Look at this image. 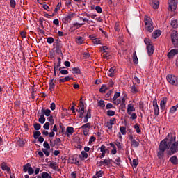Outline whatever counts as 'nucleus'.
I'll return each instance as SVG.
<instances>
[{
  "instance_id": "nucleus-1",
  "label": "nucleus",
  "mask_w": 178,
  "mask_h": 178,
  "mask_svg": "<svg viewBox=\"0 0 178 178\" xmlns=\"http://www.w3.org/2000/svg\"><path fill=\"white\" fill-rule=\"evenodd\" d=\"M170 149L171 154H176L178 152V141H176V136L170 133L166 138L163 140L159 145L157 156L162 159L165 155V151Z\"/></svg>"
},
{
  "instance_id": "nucleus-2",
  "label": "nucleus",
  "mask_w": 178,
  "mask_h": 178,
  "mask_svg": "<svg viewBox=\"0 0 178 178\" xmlns=\"http://www.w3.org/2000/svg\"><path fill=\"white\" fill-rule=\"evenodd\" d=\"M144 22H145V29L149 33H152L154 31V25L152 24V19L148 16H145L144 18Z\"/></svg>"
},
{
  "instance_id": "nucleus-3",
  "label": "nucleus",
  "mask_w": 178,
  "mask_h": 178,
  "mask_svg": "<svg viewBox=\"0 0 178 178\" xmlns=\"http://www.w3.org/2000/svg\"><path fill=\"white\" fill-rule=\"evenodd\" d=\"M166 79L169 82V83L171 84V86H175V87H178L177 76L175 75L169 74L166 76Z\"/></svg>"
},
{
  "instance_id": "nucleus-4",
  "label": "nucleus",
  "mask_w": 178,
  "mask_h": 178,
  "mask_svg": "<svg viewBox=\"0 0 178 178\" xmlns=\"http://www.w3.org/2000/svg\"><path fill=\"white\" fill-rule=\"evenodd\" d=\"M171 41L174 47L178 48V33L175 31L171 34Z\"/></svg>"
},
{
  "instance_id": "nucleus-5",
  "label": "nucleus",
  "mask_w": 178,
  "mask_h": 178,
  "mask_svg": "<svg viewBox=\"0 0 178 178\" xmlns=\"http://www.w3.org/2000/svg\"><path fill=\"white\" fill-rule=\"evenodd\" d=\"M168 5L169 10H171V12H173L174 10H176V8H177V1L168 0Z\"/></svg>"
},
{
  "instance_id": "nucleus-6",
  "label": "nucleus",
  "mask_w": 178,
  "mask_h": 178,
  "mask_svg": "<svg viewBox=\"0 0 178 178\" xmlns=\"http://www.w3.org/2000/svg\"><path fill=\"white\" fill-rule=\"evenodd\" d=\"M116 123V118H112L109 121L104 123V126L108 129V130H112L113 124Z\"/></svg>"
},
{
  "instance_id": "nucleus-7",
  "label": "nucleus",
  "mask_w": 178,
  "mask_h": 178,
  "mask_svg": "<svg viewBox=\"0 0 178 178\" xmlns=\"http://www.w3.org/2000/svg\"><path fill=\"white\" fill-rule=\"evenodd\" d=\"M81 129L83 130V135L87 136L90 133V129H91V123L88 122L82 125Z\"/></svg>"
},
{
  "instance_id": "nucleus-8",
  "label": "nucleus",
  "mask_w": 178,
  "mask_h": 178,
  "mask_svg": "<svg viewBox=\"0 0 178 178\" xmlns=\"http://www.w3.org/2000/svg\"><path fill=\"white\" fill-rule=\"evenodd\" d=\"M152 102L154 115L155 116H158L159 115V106H158V100H156V98H155Z\"/></svg>"
},
{
  "instance_id": "nucleus-9",
  "label": "nucleus",
  "mask_w": 178,
  "mask_h": 178,
  "mask_svg": "<svg viewBox=\"0 0 178 178\" xmlns=\"http://www.w3.org/2000/svg\"><path fill=\"white\" fill-rule=\"evenodd\" d=\"M80 107L79 109H76V112H79V118H84V103H83V101H80Z\"/></svg>"
},
{
  "instance_id": "nucleus-10",
  "label": "nucleus",
  "mask_w": 178,
  "mask_h": 178,
  "mask_svg": "<svg viewBox=\"0 0 178 178\" xmlns=\"http://www.w3.org/2000/svg\"><path fill=\"white\" fill-rule=\"evenodd\" d=\"M129 140L131 141V145L134 148H137V147H139L140 143L137 142L136 139H134V137L132 135L129 136Z\"/></svg>"
},
{
  "instance_id": "nucleus-11",
  "label": "nucleus",
  "mask_w": 178,
  "mask_h": 178,
  "mask_svg": "<svg viewBox=\"0 0 178 178\" xmlns=\"http://www.w3.org/2000/svg\"><path fill=\"white\" fill-rule=\"evenodd\" d=\"M98 149L100 150V152L102 154L99 156V158L102 159V158H105V154H106V152L108 151V149H106V147L104 145H102L100 147L98 148Z\"/></svg>"
},
{
  "instance_id": "nucleus-12",
  "label": "nucleus",
  "mask_w": 178,
  "mask_h": 178,
  "mask_svg": "<svg viewBox=\"0 0 178 178\" xmlns=\"http://www.w3.org/2000/svg\"><path fill=\"white\" fill-rule=\"evenodd\" d=\"M166 104H168V98L163 97L160 102V108L161 111H165V109H166Z\"/></svg>"
},
{
  "instance_id": "nucleus-13",
  "label": "nucleus",
  "mask_w": 178,
  "mask_h": 178,
  "mask_svg": "<svg viewBox=\"0 0 178 178\" xmlns=\"http://www.w3.org/2000/svg\"><path fill=\"white\" fill-rule=\"evenodd\" d=\"M73 133H74V128L73 127H67L66 128L65 136L67 137H70V136H73Z\"/></svg>"
},
{
  "instance_id": "nucleus-14",
  "label": "nucleus",
  "mask_w": 178,
  "mask_h": 178,
  "mask_svg": "<svg viewBox=\"0 0 178 178\" xmlns=\"http://www.w3.org/2000/svg\"><path fill=\"white\" fill-rule=\"evenodd\" d=\"M175 55H178V49H171L168 54V58H169V59H172Z\"/></svg>"
},
{
  "instance_id": "nucleus-15",
  "label": "nucleus",
  "mask_w": 178,
  "mask_h": 178,
  "mask_svg": "<svg viewBox=\"0 0 178 178\" xmlns=\"http://www.w3.org/2000/svg\"><path fill=\"white\" fill-rule=\"evenodd\" d=\"M74 16V14L70 13L66 17H65L63 18V22H64V23H70V22L72 21V19H73Z\"/></svg>"
},
{
  "instance_id": "nucleus-16",
  "label": "nucleus",
  "mask_w": 178,
  "mask_h": 178,
  "mask_svg": "<svg viewBox=\"0 0 178 178\" xmlns=\"http://www.w3.org/2000/svg\"><path fill=\"white\" fill-rule=\"evenodd\" d=\"M146 49H147L149 56H151V55H153L154 52L155 51V48L154 47V46L152 44L147 46Z\"/></svg>"
},
{
  "instance_id": "nucleus-17",
  "label": "nucleus",
  "mask_w": 178,
  "mask_h": 178,
  "mask_svg": "<svg viewBox=\"0 0 178 178\" xmlns=\"http://www.w3.org/2000/svg\"><path fill=\"white\" fill-rule=\"evenodd\" d=\"M60 63H62V59L60 58H58V63L54 65V75L56 76V70L60 67Z\"/></svg>"
},
{
  "instance_id": "nucleus-18",
  "label": "nucleus",
  "mask_w": 178,
  "mask_h": 178,
  "mask_svg": "<svg viewBox=\"0 0 178 178\" xmlns=\"http://www.w3.org/2000/svg\"><path fill=\"white\" fill-rule=\"evenodd\" d=\"M110 165H112V163L108 159H104L99 162V166H110Z\"/></svg>"
},
{
  "instance_id": "nucleus-19",
  "label": "nucleus",
  "mask_w": 178,
  "mask_h": 178,
  "mask_svg": "<svg viewBox=\"0 0 178 178\" xmlns=\"http://www.w3.org/2000/svg\"><path fill=\"white\" fill-rule=\"evenodd\" d=\"M127 112L128 114H131L132 112H136V108H134L133 104H128Z\"/></svg>"
},
{
  "instance_id": "nucleus-20",
  "label": "nucleus",
  "mask_w": 178,
  "mask_h": 178,
  "mask_svg": "<svg viewBox=\"0 0 178 178\" xmlns=\"http://www.w3.org/2000/svg\"><path fill=\"white\" fill-rule=\"evenodd\" d=\"M91 118V109H88L86 115H85L83 118V123H87L88 122V120Z\"/></svg>"
},
{
  "instance_id": "nucleus-21",
  "label": "nucleus",
  "mask_w": 178,
  "mask_h": 178,
  "mask_svg": "<svg viewBox=\"0 0 178 178\" xmlns=\"http://www.w3.org/2000/svg\"><path fill=\"white\" fill-rule=\"evenodd\" d=\"M130 91L132 94H137L138 92V86L136 85V83H133L131 86Z\"/></svg>"
},
{
  "instance_id": "nucleus-22",
  "label": "nucleus",
  "mask_w": 178,
  "mask_h": 178,
  "mask_svg": "<svg viewBox=\"0 0 178 178\" xmlns=\"http://www.w3.org/2000/svg\"><path fill=\"white\" fill-rule=\"evenodd\" d=\"M151 6L154 9H158L159 8V1L158 0H152Z\"/></svg>"
},
{
  "instance_id": "nucleus-23",
  "label": "nucleus",
  "mask_w": 178,
  "mask_h": 178,
  "mask_svg": "<svg viewBox=\"0 0 178 178\" xmlns=\"http://www.w3.org/2000/svg\"><path fill=\"white\" fill-rule=\"evenodd\" d=\"M170 162H171V163H172V165H178L177 156H172V157H170Z\"/></svg>"
},
{
  "instance_id": "nucleus-24",
  "label": "nucleus",
  "mask_w": 178,
  "mask_h": 178,
  "mask_svg": "<svg viewBox=\"0 0 178 178\" xmlns=\"http://www.w3.org/2000/svg\"><path fill=\"white\" fill-rule=\"evenodd\" d=\"M84 41H86V40L84 39V38H83L81 36H79L76 38V42L79 45H81V44H83V42H84Z\"/></svg>"
},
{
  "instance_id": "nucleus-25",
  "label": "nucleus",
  "mask_w": 178,
  "mask_h": 178,
  "mask_svg": "<svg viewBox=\"0 0 178 178\" xmlns=\"http://www.w3.org/2000/svg\"><path fill=\"white\" fill-rule=\"evenodd\" d=\"M161 34H162V32L159 30H156L152 33V37L153 38L156 39L158 37L161 36Z\"/></svg>"
},
{
  "instance_id": "nucleus-26",
  "label": "nucleus",
  "mask_w": 178,
  "mask_h": 178,
  "mask_svg": "<svg viewBox=\"0 0 178 178\" xmlns=\"http://www.w3.org/2000/svg\"><path fill=\"white\" fill-rule=\"evenodd\" d=\"M110 145L113 148V149L111 150L112 155H116V153L118 152L116 146L113 143H110Z\"/></svg>"
},
{
  "instance_id": "nucleus-27",
  "label": "nucleus",
  "mask_w": 178,
  "mask_h": 178,
  "mask_svg": "<svg viewBox=\"0 0 178 178\" xmlns=\"http://www.w3.org/2000/svg\"><path fill=\"white\" fill-rule=\"evenodd\" d=\"M115 70H116V67H112L109 70L108 76L109 77H113L115 76Z\"/></svg>"
},
{
  "instance_id": "nucleus-28",
  "label": "nucleus",
  "mask_w": 178,
  "mask_h": 178,
  "mask_svg": "<svg viewBox=\"0 0 178 178\" xmlns=\"http://www.w3.org/2000/svg\"><path fill=\"white\" fill-rule=\"evenodd\" d=\"M133 62L135 65L138 64V58H137V52L136 51L133 53Z\"/></svg>"
},
{
  "instance_id": "nucleus-29",
  "label": "nucleus",
  "mask_w": 178,
  "mask_h": 178,
  "mask_svg": "<svg viewBox=\"0 0 178 178\" xmlns=\"http://www.w3.org/2000/svg\"><path fill=\"white\" fill-rule=\"evenodd\" d=\"M1 169H2V170H6L7 172L10 171V168L9 167H8V165H6V163H5V162H3L1 163Z\"/></svg>"
},
{
  "instance_id": "nucleus-30",
  "label": "nucleus",
  "mask_w": 178,
  "mask_h": 178,
  "mask_svg": "<svg viewBox=\"0 0 178 178\" xmlns=\"http://www.w3.org/2000/svg\"><path fill=\"white\" fill-rule=\"evenodd\" d=\"M49 166V168H51V169H53V170H56L58 169V165L56 164V162H51Z\"/></svg>"
},
{
  "instance_id": "nucleus-31",
  "label": "nucleus",
  "mask_w": 178,
  "mask_h": 178,
  "mask_svg": "<svg viewBox=\"0 0 178 178\" xmlns=\"http://www.w3.org/2000/svg\"><path fill=\"white\" fill-rule=\"evenodd\" d=\"M69 80H73V78L70 76H65V78L60 79V83H66V81H69Z\"/></svg>"
},
{
  "instance_id": "nucleus-32",
  "label": "nucleus",
  "mask_w": 178,
  "mask_h": 178,
  "mask_svg": "<svg viewBox=\"0 0 178 178\" xmlns=\"http://www.w3.org/2000/svg\"><path fill=\"white\" fill-rule=\"evenodd\" d=\"M72 73L74 74H81V70L78 67L72 68Z\"/></svg>"
},
{
  "instance_id": "nucleus-33",
  "label": "nucleus",
  "mask_w": 178,
  "mask_h": 178,
  "mask_svg": "<svg viewBox=\"0 0 178 178\" xmlns=\"http://www.w3.org/2000/svg\"><path fill=\"white\" fill-rule=\"evenodd\" d=\"M42 113L44 114L45 116H51V110L42 108Z\"/></svg>"
},
{
  "instance_id": "nucleus-34",
  "label": "nucleus",
  "mask_w": 178,
  "mask_h": 178,
  "mask_svg": "<svg viewBox=\"0 0 178 178\" xmlns=\"http://www.w3.org/2000/svg\"><path fill=\"white\" fill-rule=\"evenodd\" d=\"M106 91H108V88L106 87V85H102L99 89V92H102V94H105Z\"/></svg>"
},
{
  "instance_id": "nucleus-35",
  "label": "nucleus",
  "mask_w": 178,
  "mask_h": 178,
  "mask_svg": "<svg viewBox=\"0 0 178 178\" xmlns=\"http://www.w3.org/2000/svg\"><path fill=\"white\" fill-rule=\"evenodd\" d=\"M38 122L41 123V124H44L45 123V116H44V113H42L40 117L38 119Z\"/></svg>"
},
{
  "instance_id": "nucleus-36",
  "label": "nucleus",
  "mask_w": 178,
  "mask_h": 178,
  "mask_svg": "<svg viewBox=\"0 0 178 178\" xmlns=\"http://www.w3.org/2000/svg\"><path fill=\"white\" fill-rule=\"evenodd\" d=\"M171 26L173 29H177L178 27V22L177 19H173L171 21Z\"/></svg>"
},
{
  "instance_id": "nucleus-37",
  "label": "nucleus",
  "mask_w": 178,
  "mask_h": 178,
  "mask_svg": "<svg viewBox=\"0 0 178 178\" xmlns=\"http://www.w3.org/2000/svg\"><path fill=\"white\" fill-rule=\"evenodd\" d=\"M31 165L30 163H27L25 165L23 166V171L24 173H26V172H29V169H30Z\"/></svg>"
},
{
  "instance_id": "nucleus-38",
  "label": "nucleus",
  "mask_w": 178,
  "mask_h": 178,
  "mask_svg": "<svg viewBox=\"0 0 178 178\" xmlns=\"http://www.w3.org/2000/svg\"><path fill=\"white\" fill-rule=\"evenodd\" d=\"M120 131L122 136H126V133H127L126 127H123V126L120 127Z\"/></svg>"
},
{
  "instance_id": "nucleus-39",
  "label": "nucleus",
  "mask_w": 178,
  "mask_h": 178,
  "mask_svg": "<svg viewBox=\"0 0 178 178\" xmlns=\"http://www.w3.org/2000/svg\"><path fill=\"white\" fill-rule=\"evenodd\" d=\"M177 108H178V104L174 106H172L170 109V113H175V112L177 111Z\"/></svg>"
},
{
  "instance_id": "nucleus-40",
  "label": "nucleus",
  "mask_w": 178,
  "mask_h": 178,
  "mask_svg": "<svg viewBox=\"0 0 178 178\" xmlns=\"http://www.w3.org/2000/svg\"><path fill=\"white\" fill-rule=\"evenodd\" d=\"M58 70L60 73H61V74H64V75L69 74V71H67V70H63L62 67H59Z\"/></svg>"
},
{
  "instance_id": "nucleus-41",
  "label": "nucleus",
  "mask_w": 178,
  "mask_h": 178,
  "mask_svg": "<svg viewBox=\"0 0 178 178\" xmlns=\"http://www.w3.org/2000/svg\"><path fill=\"white\" fill-rule=\"evenodd\" d=\"M131 165L134 166V168H137V165H138V160L136 159H133Z\"/></svg>"
},
{
  "instance_id": "nucleus-42",
  "label": "nucleus",
  "mask_w": 178,
  "mask_h": 178,
  "mask_svg": "<svg viewBox=\"0 0 178 178\" xmlns=\"http://www.w3.org/2000/svg\"><path fill=\"white\" fill-rule=\"evenodd\" d=\"M42 151L44 154L45 156H47V157L49 156V154H51V152H49V149H42Z\"/></svg>"
},
{
  "instance_id": "nucleus-43",
  "label": "nucleus",
  "mask_w": 178,
  "mask_h": 178,
  "mask_svg": "<svg viewBox=\"0 0 178 178\" xmlns=\"http://www.w3.org/2000/svg\"><path fill=\"white\" fill-rule=\"evenodd\" d=\"M130 116V119H131L132 120H136V119H137V114H136V113H131V114H128Z\"/></svg>"
},
{
  "instance_id": "nucleus-44",
  "label": "nucleus",
  "mask_w": 178,
  "mask_h": 178,
  "mask_svg": "<svg viewBox=\"0 0 178 178\" xmlns=\"http://www.w3.org/2000/svg\"><path fill=\"white\" fill-rule=\"evenodd\" d=\"M144 42H145V45H147V47H148L149 45H152V44H151V40L149 38H145L144 39Z\"/></svg>"
},
{
  "instance_id": "nucleus-45",
  "label": "nucleus",
  "mask_w": 178,
  "mask_h": 178,
  "mask_svg": "<svg viewBox=\"0 0 178 178\" xmlns=\"http://www.w3.org/2000/svg\"><path fill=\"white\" fill-rule=\"evenodd\" d=\"M134 129L136 131V133H141V129H140V126L138 125V124H136L135 125H134Z\"/></svg>"
},
{
  "instance_id": "nucleus-46",
  "label": "nucleus",
  "mask_w": 178,
  "mask_h": 178,
  "mask_svg": "<svg viewBox=\"0 0 178 178\" xmlns=\"http://www.w3.org/2000/svg\"><path fill=\"white\" fill-rule=\"evenodd\" d=\"M93 44L95 45H99V44H101V40H99V38H96L95 39V40L93 41Z\"/></svg>"
},
{
  "instance_id": "nucleus-47",
  "label": "nucleus",
  "mask_w": 178,
  "mask_h": 178,
  "mask_svg": "<svg viewBox=\"0 0 178 178\" xmlns=\"http://www.w3.org/2000/svg\"><path fill=\"white\" fill-rule=\"evenodd\" d=\"M40 136H41V132L40 131H35L33 134V137L35 140H37L40 137Z\"/></svg>"
},
{
  "instance_id": "nucleus-48",
  "label": "nucleus",
  "mask_w": 178,
  "mask_h": 178,
  "mask_svg": "<svg viewBox=\"0 0 178 178\" xmlns=\"http://www.w3.org/2000/svg\"><path fill=\"white\" fill-rule=\"evenodd\" d=\"M98 106H100V108H105V102L104 100H100L98 102Z\"/></svg>"
},
{
  "instance_id": "nucleus-49",
  "label": "nucleus",
  "mask_w": 178,
  "mask_h": 178,
  "mask_svg": "<svg viewBox=\"0 0 178 178\" xmlns=\"http://www.w3.org/2000/svg\"><path fill=\"white\" fill-rule=\"evenodd\" d=\"M43 147L47 149H51V146H49V143H48L47 141L44 142Z\"/></svg>"
},
{
  "instance_id": "nucleus-50",
  "label": "nucleus",
  "mask_w": 178,
  "mask_h": 178,
  "mask_svg": "<svg viewBox=\"0 0 178 178\" xmlns=\"http://www.w3.org/2000/svg\"><path fill=\"white\" fill-rule=\"evenodd\" d=\"M17 145H19V147H23L24 145V141L23 140H19L17 142Z\"/></svg>"
},
{
  "instance_id": "nucleus-51",
  "label": "nucleus",
  "mask_w": 178,
  "mask_h": 178,
  "mask_svg": "<svg viewBox=\"0 0 178 178\" xmlns=\"http://www.w3.org/2000/svg\"><path fill=\"white\" fill-rule=\"evenodd\" d=\"M54 145H60V138H56L54 140Z\"/></svg>"
},
{
  "instance_id": "nucleus-52",
  "label": "nucleus",
  "mask_w": 178,
  "mask_h": 178,
  "mask_svg": "<svg viewBox=\"0 0 178 178\" xmlns=\"http://www.w3.org/2000/svg\"><path fill=\"white\" fill-rule=\"evenodd\" d=\"M55 88V83H54V81L51 80L49 83V90L52 91V90Z\"/></svg>"
},
{
  "instance_id": "nucleus-53",
  "label": "nucleus",
  "mask_w": 178,
  "mask_h": 178,
  "mask_svg": "<svg viewBox=\"0 0 178 178\" xmlns=\"http://www.w3.org/2000/svg\"><path fill=\"white\" fill-rule=\"evenodd\" d=\"M107 116H115V111L112 110L107 111Z\"/></svg>"
},
{
  "instance_id": "nucleus-54",
  "label": "nucleus",
  "mask_w": 178,
  "mask_h": 178,
  "mask_svg": "<svg viewBox=\"0 0 178 178\" xmlns=\"http://www.w3.org/2000/svg\"><path fill=\"white\" fill-rule=\"evenodd\" d=\"M102 175H104V171L102 170H99L97 172H96V176L99 178V177H102Z\"/></svg>"
},
{
  "instance_id": "nucleus-55",
  "label": "nucleus",
  "mask_w": 178,
  "mask_h": 178,
  "mask_svg": "<svg viewBox=\"0 0 178 178\" xmlns=\"http://www.w3.org/2000/svg\"><path fill=\"white\" fill-rule=\"evenodd\" d=\"M95 10L97 12V13H102V8L99 6L95 7Z\"/></svg>"
},
{
  "instance_id": "nucleus-56",
  "label": "nucleus",
  "mask_w": 178,
  "mask_h": 178,
  "mask_svg": "<svg viewBox=\"0 0 178 178\" xmlns=\"http://www.w3.org/2000/svg\"><path fill=\"white\" fill-rule=\"evenodd\" d=\"M10 5L11 8L16 6V1L15 0H10Z\"/></svg>"
},
{
  "instance_id": "nucleus-57",
  "label": "nucleus",
  "mask_w": 178,
  "mask_h": 178,
  "mask_svg": "<svg viewBox=\"0 0 178 178\" xmlns=\"http://www.w3.org/2000/svg\"><path fill=\"white\" fill-rule=\"evenodd\" d=\"M47 42L48 44H53V42H54V38H52V37L48 38L47 39Z\"/></svg>"
},
{
  "instance_id": "nucleus-58",
  "label": "nucleus",
  "mask_w": 178,
  "mask_h": 178,
  "mask_svg": "<svg viewBox=\"0 0 178 178\" xmlns=\"http://www.w3.org/2000/svg\"><path fill=\"white\" fill-rule=\"evenodd\" d=\"M34 129L35 130H40V129H41V124H38V123H36L34 124Z\"/></svg>"
},
{
  "instance_id": "nucleus-59",
  "label": "nucleus",
  "mask_w": 178,
  "mask_h": 178,
  "mask_svg": "<svg viewBox=\"0 0 178 178\" xmlns=\"http://www.w3.org/2000/svg\"><path fill=\"white\" fill-rule=\"evenodd\" d=\"M79 20H82L83 22H86V23H88V24H90V20H88V19H87V18L80 17Z\"/></svg>"
},
{
  "instance_id": "nucleus-60",
  "label": "nucleus",
  "mask_w": 178,
  "mask_h": 178,
  "mask_svg": "<svg viewBox=\"0 0 178 178\" xmlns=\"http://www.w3.org/2000/svg\"><path fill=\"white\" fill-rule=\"evenodd\" d=\"M47 120L48 122H50L51 124H54V123L55 122V121L54 120V118H52V116L48 117Z\"/></svg>"
},
{
  "instance_id": "nucleus-61",
  "label": "nucleus",
  "mask_w": 178,
  "mask_h": 178,
  "mask_svg": "<svg viewBox=\"0 0 178 178\" xmlns=\"http://www.w3.org/2000/svg\"><path fill=\"white\" fill-rule=\"evenodd\" d=\"M49 122H46L44 126H43V128L45 129V130H49Z\"/></svg>"
},
{
  "instance_id": "nucleus-62",
  "label": "nucleus",
  "mask_w": 178,
  "mask_h": 178,
  "mask_svg": "<svg viewBox=\"0 0 178 178\" xmlns=\"http://www.w3.org/2000/svg\"><path fill=\"white\" fill-rule=\"evenodd\" d=\"M81 155L83 158H85V159L88 158V154H87V152H86L85 151L81 152Z\"/></svg>"
},
{
  "instance_id": "nucleus-63",
  "label": "nucleus",
  "mask_w": 178,
  "mask_h": 178,
  "mask_svg": "<svg viewBox=\"0 0 178 178\" xmlns=\"http://www.w3.org/2000/svg\"><path fill=\"white\" fill-rule=\"evenodd\" d=\"M33 173H34V169H33V168L31 167L28 170V174L31 175H33Z\"/></svg>"
},
{
  "instance_id": "nucleus-64",
  "label": "nucleus",
  "mask_w": 178,
  "mask_h": 178,
  "mask_svg": "<svg viewBox=\"0 0 178 178\" xmlns=\"http://www.w3.org/2000/svg\"><path fill=\"white\" fill-rule=\"evenodd\" d=\"M115 145L118 147V149H122V143L120 142H116Z\"/></svg>"
}]
</instances>
